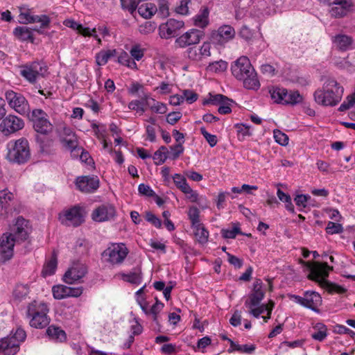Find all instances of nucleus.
<instances>
[{"instance_id": "nucleus-26", "label": "nucleus", "mask_w": 355, "mask_h": 355, "mask_svg": "<svg viewBox=\"0 0 355 355\" xmlns=\"http://www.w3.org/2000/svg\"><path fill=\"white\" fill-rule=\"evenodd\" d=\"M195 26L205 28L209 24V10L207 7H202L198 14L193 17Z\"/></svg>"}, {"instance_id": "nucleus-36", "label": "nucleus", "mask_w": 355, "mask_h": 355, "mask_svg": "<svg viewBox=\"0 0 355 355\" xmlns=\"http://www.w3.org/2000/svg\"><path fill=\"white\" fill-rule=\"evenodd\" d=\"M315 332L311 334L313 339L322 342L327 336V328L323 323L318 322L313 327Z\"/></svg>"}, {"instance_id": "nucleus-19", "label": "nucleus", "mask_w": 355, "mask_h": 355, "mask_svg": "<svg viewBox=\"0 0 355 355\" xmlns=\"http://www.w3.org/2000/svg\"><path fill=\"white\" fill-rule=\"evenodd\" d=\"M204 36V32L196 28H191L175 40L176 45L180 48H185L188 46L200 42Z\"/></svg>"}, {"instance_id": "nucleus-28", "label": "nucleus", "mask_w": 355, "mask_h": 355, "mask_svg": "<svg viewBox=\"0 0 355 355\" xmlns=\"http://www.w3.org/2000/svg\"><path fill=\"white\" fill-rule=\"evenodd\" d=\"M117 276L125 282L135 284H140L142 279L140 268H134L128 273L120 272Z\"/></svg>"}, {"instance_id": "nucleus-18", "label": "nucleus", "mask_w": 355, "mask_h": 355, "mask_svg": "<svg viewBox=\"0 0 355 355\" xmlns=\"http://www.w3.org/2000/svg\"><path fill=\"white\" fill-rule=\"evenodd\" d=\"M75 184L83 193H94L99 187V179L95 175L79 176L76 179Z\"/></svg>"}, {"instance_id": "nucleus-22", "label": "nucleus", "mask_w": 355, "mask_h": 355, "mask_svg": "<svg viewBox=\"0 0 355 355\" xmlns=\"http://www.w3.org/2000/svg\"><path fill=\"white\" fill-rule=\"evenodd\" d=\"M12 231L17 243L26 241L30 233L28 221L22 217H18Z\"/></svg>"}, {"instance_id": "nucleus-38", "label": "nucleus", "mask_w": 355, "mask_h": 355, "mask_svg": "<svg viewBox=\"0 0 355 355\" xmlns=\"http://www.w3.org/2000/svg\"><path fill=\"white\" fill-rule=\"evenodd\" d=\"M64 25L67 27L71 28L73 30L76 31L79 34L84 35H89V27H84L82 24H78L76 21L71 19H65L63 22Z\"/></svg>"}, {"instance_id": "nucleus-49", "label": "nucleus", "mask_w": 355, "mask_h": 355, "mask_svg": "<svg viewBox=\"0 0 355 355\" xmlns=\"http://www.w3.org/2000/svg\"><path fill=\"white\" fill-rule=\"evenodd\" d=\"M28 293L29 288L27 285L18 284L13 291V296L16 300H21L28 295Z\"/></svg>"}, {"instance_id": "nucleus-51", "label": "nucleus", "mask_w": 355, "mask_h": 355, "mask_svg": "<svg viewBox=\"0 0 355 355\" xmlns=\"http://www.w3.org/2000/svg\"><path fill=\"white\" fill-rule=\"evenodd\" d=\"M163 308L164 304L157 300L156 302L149 309V314L152 315L153 321L157 324L159 322L158 314Z\"/></svg>"}, {"instance_id": "nucleus-43", "label": "nucleus", "mask_w": 355, "mask_h": 355, "mask_svg": "<svg viewBox=\"0 0 355 355\" xmlns=\"http://www.w3.org/2000/svg\"><path fill=\"white\" fill-rule=\"evenodd\" d=\"M172 179L175 187L181 191L189 186L184 174L182 175L180 173H175L172 175Z\"/></svg>"}, {"instance_id": "nucleus-48", "label": "nucleus", "mask_w": 355, "mask_h": 355, "mask_svg": "<svg viewBox=\"0 0 355 355\" xmlns=\"http://www.w3.org/2000/svg\"><path fill=\"white\" fill-rule=\"evenodd\" d=\"M311 196L309 195L300 194L295 196L294 201L298 207L299 211H302L304 209L311 205L309 202Z\"/></svg>"}, {"instance_id": "nucleus-16", "label": "nucleus", "mask_w": 355, "mask_h": 355, "mask_svg": "<svg viewBox=\"0 0 355 355\" xmlns=\"http://www.w3.org/2000/svg\"><path fill=\"white\" fill-rule=\"evenodd\" d=\"M87 272V268L85 264L75 262L64 275L63 280L68 284H72L84 277Z\"/></svg>"}, {"instance_id": "nucleus-46", "label": "nucleus", "mask_w": 355, "mask_h": 355, "mask_svg": "<svg viewBox=\"0 0 355 355\" xmlns=\"http://www.w3.org/2000/svg\"><path fill=\"white\" fill-rule=\"evenodd\" d=\"M8 336L12 338L14 343L17 344V347L19 348L20 343L25 340L26 333L22 328L17 327L15 331H12Z\"/></svg>"}, {"instance_id": "nucleus-1", "label": "nucleus", "mask_w": 355, "mask_h": 355, "mask_svg": "<svg viewBox=\"0 0 355 355\" xmlns=\"http://www.w3.org/2000/svg\"><path fill=\"white\" fill-rule=\"evenodd\" d=\"M232 75L243 82V87L248 89L257 90L260 83L257 74L246 56L238 58L231 66Z\"/></svg>"}, {"instance_id": "nucleus-41", "label": "nucleus", "mask_w": 355, "mask_h": 355, "mask_svg": "<svg viewBox=\"0 0 355 355\" xmlns=\"http://www.w3.org/2000/svg\"><path fill=\"white\" fill-rule=\"evenodd\" d=\"M57 259L53 255L48 260L44 265L42 270V275L46 277L47 276L52 275L55 273L57 268Z\"/></svg>"}, {"instance_id": "nucleus-21", "label": "nucleus", "mask_w": 355, "mask_h": 355, "mask_svg": "<svg viewBox=\"0 0 355 355\" xmlns=\"http://www.w3.org/2000/svg\"><path fill=\"white\" fill-rule=\"evenodd\" d=\"M264 296L263 282L260 279H257L253 284V288L248 295V299L245 302V306L246 307L258 306Z\"/></svg>"}, {"instance_id": "nucleus-54", "label": "nucleus", "mask_w": 355, "mask_h": 355, "mask_svg": "<svg viewBox=\"0 0 355 355\" xmlns=\"http://www.w3.org/2000/svg\"><path fill=\"white\" fill-rule=\"evenodd\" d=\"M139 1L140 0H121V7L123 10L133 13L136 10Z\"/></svg>"}, {"instance_id": "nucleus-14", "label": "nucleus", "mask_w": 355, "mask_h": 355, "mask_svg": "<svg viewBox=\"0 0 355 355\" xmlns=\"http://www.w3.org/2000/svg\"><path fill=\"white\" fill-rule=\"evenodd\" d=\"M61 223L67 226L78 227L84 222V217L81 208L79 206H73L64 210L60 215Z\"/></svg>"}, {"instance_id": "nucleus-8", "label": "nucleus", "mask_w": 355, "mask_h": 355, "mask_svg": "<svg viewBox=\"0 0 355 355\" xmlns=\"http://www.w3.org/2000/svg\"><path fill=\"white\" fill-rule=\"evenodd\" d=\"M48 68L42 62H33L22 66L20 75L29 83H35L40 78L44 77L47 73Z\"/></svg>"}, {"instance_id": "nucleus-11", "label": "nucleus", "mask_w": 355, "mask_h": 355, "mask_svg": "<svg viewBox=\"0 0 355 355\" xmlns=\"http://www.w3.org/2000/svg\"><path fill=\"white\" fill-rule=\"evenodd\" d=\"M24 127V120L13 114L4 116L0 122V132L6 137L15 134Z\"/></svg>"}, {"instance_id": "nucleus-3", "label": "nucleus", "mask_w": 355, "mask_h": 355, "mask_svg": "<svg viewBox=\"0 0 355 355\" xmlns=\"http://www.w3.org/2000/svg\"><path fill=\"white\" fill-rule=\"evenodd\" d=\"M310 268L309 279L313 280L322 286L327 287L330 291L338 293H344L346 289L340 286L331 284L327 280L329 273L333 270L332 266H329L327 263L315 262L313 263H307Z\"/></svg>"}, {"instance_id": "nucleus-17", "label": "nucleus", "mask_w": 355, "mask_h": 355, "mask_svg": "<svg viewBox=\"0 0 355 355\" xmlns=\"http://www.w3.org/2000/svg\"><path fill=\"white\" fill-rule=\"evenodd\" d=\"M116 215V209L110 203H105L99 205L92 213L93 220L98 223L110 220Z\"/></svg>"}, {"instance_id": "nucleus-23", "label": "nucleus", "mask_w": 355, "mask_h": 355, "mask_svg": "<svg viewBox=\"0 0 355 355\" xmlns=\"http://www.w3.org/2000/svg\"><path fill=\"white\" fill-rule=\"evenodd\" d=\"M352 6V0H334L329 12L332 17H342L347 15Z\"/></svg>"}, {"instance_id": "nucleus-55", "label": "nucleus", "mask_w": 355, "mask_h": 355, "mask_svg": "<svg viewBox=\"0 0 355 355\" xmlns=\"http://www.w3.org/2000/svg\"><path fill=\"white\" fill-rule=\"evenodd\" d=\"M50 18L46 15H33L31 23L40 24V28H46L50 24Z\"/></svg>"}, {"instance_id": "nucleus-2", "label": "nucleus", "mask_w": 355, "mask_h": 355, "mask_svg": "<svg viewBox=\"0 0 355 355\" xmlns=\"http://www.w3.org/2000/svg\"><path fill=\"white\" fill-rule=\"evenodd\" d=\"M343 87L334 79H327L322 88L316 89L313 94L315 101L323 106H335L343 98Z\"/></svg>"}, {"instance_id": "nucleus-30", "label": "nucleus", "mask_w": 355, "mask_h": 355, "mask_svg": "<svg viewBox=\"0 0 355 355\" xmlns=\"http://www.w3.org/2000/svg\"><path fill=\"white\" fill-rule=\"evenodd\" d=\"M303 96L300 94L297 90H288L285 94V97L283 101L282 105H295L301 103L303 101Z\"/></svg>"}, {"instance_id": "nucleus-50", "label": "nucleus", "mask_w": 355, "mask_h": 355, "mask_svg": "<svg viewBox=\"0 0 355 355\" xmlns=\"http://www.w3.org/2000/svg\"><path fill=\"white\" fill-rule=\"evenodd\" d=\"M130 110L135 111L140 115L143 114L146 109L144 108V103L142 101L135 99L132 100L128 105Z\"/></svg>"}, {"instance_id": "nucleus-42", "label": "nucleus", "mask_w": 355, "mask_h": 355, "mask_svg": "<svg viewBox=\"0 0 355 355\" xmlns=\"http://www.w3.org/2000/svg\"><path fill=\"white\" fill-rule=\"evenodd\" d=\"M145 51L146 49L139 44H133L129 51L131 58L137 61L143 58Z\"/></svg>"}, {"instance_id": "nucleus-12", "label": "nucleus", "mask_w": 355, "mask_h": 355, "mask_svg": "<svg viewBox=\"0 0 355 355\" xmlns=\"http://www.w3.org/2000/svg\"><path fill=\"white\" fill-rule=\"evenodd\" d=\"M234 28L230 25H223L217 30L213 31L210 35L211 43L216 46H223L235 36Z\"/></svg>"}, {"instance_id": "nucleus-57", "label": "nucleus", "mask_w": 355, "mask_h": 355, "mask_svg": "<svg viewBox=\"0 0 355 355\" xmlns=\"http://www.w3.org/2000/svg\"><path fill=\"white\" fill-rule=\"evenodd\" d=\"M157 12L162 18L165 19L169 16V6L166 0H162L159 2Z\"/></svg>"}, {"instance_id": "nucleus-33", "label": "nucleus", "mask_w": 355, "mask_h": 355, "mask_svg": "<svg viewBox=\"0 0 355 355\" xmlns=\"http://www.w3.org/2000/svg\"><path fill=\"white\" fill-rule=\"evenodd\" d=\"M14 35L21 41L33 42L34 38L31 28L26 26H17L13 31Z\"/></svg>"}, {"instance_id": "nucleus-44", "label": "nucleus", "mask_w": 355, "mask_h": 355, "mask_svg": "<svg viewBox=\"0 0 355 355\" xmlns=\"http://www.w3.org/2000/svg\"><path fill=\"white\" fill-rule=\"evenodd\" d=\"M234 127L236 129L238 139L240 141H243L246 137L252 135L250 125L243 123H236Z\"/></svg>"}, {"instance_id": "nucleus-24", "label": "nucleus", "mask_w": 355, "mask_h": 355, "mask_svg": "<svg viewBox=\"0 0 355 355\" xmlns=\"http://www.w3.org/2000/svg\"><path fill=\"white\" fill-rule=\"evenodd\" d=\"M334 45L341 51H347L353 49L354 39L345 34H338L331 37Z\"/></svg>"}, {"instance_id": "nucleus-4", "label": "nucleus", "mask_w": 355, "mask_h": 355, "mask_svg": "<svg viewBox=\"0 0 355 355\" xmlns=\"http://www.w3.org/2000/svg\"><path fill=\"white\" fill-rule=\"evenodd\" d=\"M48 305L43 302L33 301L27 307L26 315L29 318L30 326L35 329L47 327L51 321L48 313Z\"/></svg>"}, {"instance_id": "nucleus-31", "label": "nucleus", "mask_w": 355, "mask_h": 355, "mask_svg": "<svg viewBox=\"0 0 355 355\" xmlns=\"http://www.w3.org/2000/svg\"><path fill=\"white\" fill-rule=\"evenodd\" d=\"M191 228L193 229L194 236L199 243L204 245L207 243L209 237V232L202 223H200L199 225L192 226Z\"/></svg>"}, {"instance_id": "nucleus-47", "label": "nucleus", "mask_w": 355, "mask_h": 355, "mask_svg": "<svg viewBox=\"0 0 355 355\" xmlns=\"http://www.w3.org/2000/svg\"><path fill=\"white\" fill-rule=\"evenodd\" d=\"M187 215L191 221V227L199 225V224L201 223L200 220V211L196 207H190Z\"/></svg>"}, {"instance_id": "nucleus-6", "label": "nucleus", "mask_w": 355, "mask_h": 355, "mask_svg": "<svg viewBox=\"0 0 355 355\" xmlns=\"http://www.w3.org/2000/svg\"><path fill=\"white\" fill-rule=\"evenodd\" d=\"M129 253V250L123 243H112L102 252V258L105 262L112 265H121Z\"/></svg>"}, {"instance_id": "nucleus-13", "label": "nucleus", "mask_w": 355, "mask_h": 355, "mask_svg": "<svg viewBox=\"0 0 355 355\" xmlns=\"http://www.w3.org/2000/svg\"><path fill=\"white\" fill-rule=\"evenodd\" d=\"M17 243L12 233H5L0 238V261L5 263L14 254V246Z\"/></svg>"}, {"instance_id": "nucleus-5", "label": "nucleus", "mask_w": 355, "mask_h": 355, "mask_svg": "<svg viewBox=\"0 0 355 355\" xmlns=\"http://www.w3.org/2000/svg\"><path fill=\"white\" fill-rule=\"evenodd\" d=\"M7 148V158L11 162L24 164L30 158L28 141L24 138L9 141Z\"/></svg>"}, {"instance_id": "nucleus-7", "label": "nucleus", "mask_w": 355, "mask_h": 355, "mask_svg": "<svg viewBox=\"0 0 355 355\" xmlns=\"http://www.w3.org/2000/svg\"><path fill=\"white\" fill-rule=\"evenodd\" d=\"M289 298L295 303L316 313H319L318 307L321 306L322 302L320 295L312 291L304 292L302 297L297 295H290Z\"/></svg>"}, {"instance_id": "nucleus-9", "label": "nucleus", "mask_w": 355, "mask_h": 355, "mask_svg": "<svg viewBox=\"0 0 355 355\" xmlns=\"http://www.w3.org/2000/svg\"><path fill=\"white\" fill-rule=\"evenodd\" d=\"M5 98L8 105L19 114L26 115L29 113V104L21 94L8 89L5 92Z\"/></svg>"}, {"instance_id": "nucleus-29", "label": "nucleus", "mask_w": 355, "mask_h": 355, "mask_svg": "<svg viewBox=\"0 0 355 355\" xmlns=\"http://www.w3.org/2000/svg\"><path fill=\"white\" fill-rule=\"evenodd\" d=\"M149 94H144L142 97L143 101H145V105H148L150 110L157 114H166L168 111L167 106L165 103L156 101L154 98H150V101L153 102V105H150L148 102Z\"/></svg>"}, {"instance_id": "nucleus-64", "label": "nucleus", "mask_w": 355, "mask_h": 355, "mask_svg": "<svg viewBox=\"0 0 355 355\" xmlns=\"http://www.w3.org/2000/svg\"><path fill=\"white\" fill-rule=\"evenodd\" d=\"M211 43L205 42L202 43L200 49H198L200 55L202 60L211 56Z\"/></svg>"}, {"instance_id": "nucleus-40", "label": "nucleus", "mask_w": 355, "mask_h": 355, "mask_svg": "<svg viewBox=\"0 0 355 355\" xmlns=\"http://www.w3.org/2000/svg\"><path fill=\"white\" fill-rule=\"evenodd\" d=\"M286 92V89L279 87H272L270 89L269 93L270 94V97L272 100L278 104H282L284 98L285 97V94Z\"/></svg>"}, {"instance_id": "nucleus-63", "label": "nucleus", "mask_w": 355, "mask_h": 355, "mask_svg": "<svg viewBox=\"0 0 355 355\" xmlns=\"http://www.w3.org/2000/svg\"><path fill=\"white\" fill-rule=\"evenodd\" d=\"M343 227L339 223H336L331 221H329L326 227V232L327 234H338L343 232Z\"/></svg>"}, {"instance_id": "nucleus-61", "label": "nucleus", "mask_w": 355, "mask_h": 355, "mask_svg": "<svg viewBox=\"0 0 355 355\" xmlns=\"http://www.w3.org/2000/svg\"><path fill=\"white\" fill-rule=\"evenodd\" d=\"M144 85L137 81H132L128 87V92L132 96L137 95L139 92H143Z\"/></svg>"}, {"instance_id": "nucleus-39", "label": "nucleus", "mask_w": 355, "mask_h": 355, "mask_svg": "<svg viewBox=\"0 0 355 355\" xmlns=\"http://www.w3.org/2000/svg\"><path fill=\"white\" fill-rule=\"evenodd\" d=\"M157 10L155 5L150 3L142 4L138 8L139 14L145 19L150 18Z\"/></svg>"}, {"instance_id": "nucleus-27", "label": "nucleus", "mask_w": 355, "mask_h": 355, "mask_svg": "<svg viewBox=\"0 0 355 355\" xmlns=\"http://www.w3.org/2000/svg\"><path fill=\"white\" fill-rule=\"evenodd\" d=\"M18 350L17 344L12 338L7 336L0 340V355H14Z\"/></svg>"}, {"instance_id": "nucleus-32", "label": "nucleus", "mask_w": 355, "mask_h": 355, "mask_svg": "<svg viewBox=\"0 0 355 355\" xmlns=\"http://www.w3.org/2000/svg\"><path fill=\"white\" fill-rule=\"evenodd\" d=\"M228 340L230 344V352H239L243 354H252L256 349V345L254 344L240 345L231 339H228Z\"/></svg>"}, {"instance_id": "nucleus-53", "label": "nucleus", "mask_w": 355, "mask_h": 355, "mask_svg": "<svg viewBox=\"0 0 355 355\" xmlns=\"http://www.w3.org/2000/svg\"><path fill=\"white\" fill-rule=\"evenodd\" d=\"M19 21L21 24H29L31 21L33 15L26 8H19Z\"/></svg>"}, {"instance_id": "nucleus-62", "label": "nucleus", "mask_w": 355, "mask_h": 355, "mask_svg": "<svg viewBox=\"0 0 355 355\" xmlns=\"http://www.w3.org/2000/svg\"><path fill=\"white\" fill-rule=\"evenodd\" d=\"M200 130L211 147H214L217 144L218 140L216 135L209 133L205 128H200Z\"/></svg>"}, {"instance_id": "nucleus-52", "label": "nucleus", "mask_w": 355, "mask_h": 355, "mask_svg": "<svg viewBox=\"0 0 355 355\" xmlns=\"http://www.w3.org/2000/svg\"><path fill=\"white\" fill-rule=\"evenodd\" d=\"M270 306L268 304H259L258 306H253L252 307H248L250 311L249 313L252 315L255 318H259L261 314L263 313Z\"/></svg>"}, {"instance_id": "nucleus-37", "label": "nucleus", "mask_w": 355, "mask_h": 355, "mask_svg": "<svg viewBox=\"0 0 355 355\" xmlns=\"http://www.w3.org/2000/svg\"><path fill=\"white\" fill-rule=\"evenodd\" d=\"M184 24L182 21L169 19L165 24L167 36H173L175 34L176 31L182 28L184 26Z\"/></svg>"}, {"instance_id": "nucleus-10", "label": "nucleus", "mask_w": 355, "mask_h": 355, "mask_svg": "<svg viewBox=\"0 0 355 355\" xmlns=\"http://www.w3.org/2000/svg\"><path fill=\"white\" fill-rule=\"evenodd\" d=\"M31 120L33 128L37 132L47 135L53 130V125L49 121L47 114L41 109L33 110Z\"/></svg>"}, {"instance_id": "nucleus-15", "label": "nucleus", "mask_w": 355, "mask_h": 355, "mask_svg": "<svg viewBox=\"0 0 355 355\" xmlns=\"http://www.w3.org/2000/svg\"><path fill=\"white\" fill-rule=\"evenodd\" d=\"M234 101L222 94H209V97L203 101V105H218V112L220 114H227L232 112Z\"/></svg>"}, {"instance_id": "nucleus-35", "label": "nucleus", "mask_w": 355, "mask_h": 355, "mask_svg": "<svg viewBox=\"0 0 355 355\" xmlns=\"http://www.w3.org/2000/svg\"><path fill=\"white\" fill-rule=\"evenodd\" d=\"M46 334L51 340L57 342H62L66 339L64 331L53 325L49 326L47 328Z\"/></svg>"}, {"instance_id": "nucleus-45", "label": "nucleus", "mask_w": 355, "mask_h": 355, "mask_svg": "<svg viewBox=\"0 0 355 355\" xmlns=\"http://www.w3.org/2000/svg\"><path fill=\"white\" fill-rule=\"evenodd\" d=\"M227 68V62L224 60L215 61L210 63L207 69L209 71L214 73H221L225 71Z\"/></svg>"}, {"instance_id": "nucleus-59", "label": "nucleus", "mask_w": 355, "mask_h": 355, "mask_svg": "<svg viewBox=\"0 0 355 355\" xmlns=\"http://www.w3.org/2000/svg\"><path fill=\"white\" fill-rule=\"evenodd\" d=\"M170 153L169 158L172 159H175L183 153L184 147L182 146V143L177 144L174 146L170 147Z\"/></svg>"}, {"instance_id": "nucleus-20", "label": "nucleus", "mask_w": 355, "mask_h": 355, "mask_svg": "<svg viewBox=\"0 0 355 355\" xmlns=\"http://www.w3.org/2000/svg\"><path fill=\"white\" fill-rule=\"evenodd\" d=\"M53 297L62 300L69 297H78L83 293L82 287H69L65 285H56L52 288Z\"/></svg>"}, {"instance_id": "nucleus-58", "label": "nucleus", "mask_w": 355, "mask_h": 355, "mask_svg": "<svg viewBox=\"0 0 355 355\" xmlns=\"http://www.w3.org/2000/svg\"><path fill=\"white\" fill-rule=\"evenodd\" d=\"M186 196L187 200L191 202H197L198 201L199 195L196 191L191 189L190 186L187 187L182 191Z\"/></svg>"}, {"instance_id": "nucleus-56", "label": "nucleus", "mask_w": 355, "mask_h": 355, "mask_svg": "<svg viewBox=\"0 0 355 355\" xmlns=\"http://www.w3.org/2000/svg\"><path fill=\"white\" fill-rule=\"evenodd\" d=\"M191 0H181L179 5L175 8V11L176 13L182 15H187L189 13V4Z\"/></svg>"}, {"instance_id": "nucleus-25", "label": "nucleus", "mask_w": 355, "mask_h": 355, "mask_svg": "<svg viewBox=\"0 0 355 355\" xmlns=\"http://www.w3.org/2000/svg\"><path fill=\"white\" fill-rule=\"evenodd\" d=\"M13 194L7 189L0 191V214L7 217L9 211L12 210L10 208V202L13 200Z\"/></svg>"}, {"instance_id": "nucleus-60", "label": "nucleus", "mask_w": 355, "mask_h": 355, "mask_svg": "<svg viewBox=\"0 0 355 355\" xmlns=\"http://www.w3.org/2000/svg\"><path fill=\"white\" fill-rule=\"evenodd\" d=\"M275 141L282 146H286L288 143V137L279 130H274Z\"/></svg>"}, {"instance_id": "nucleus-34", "label": "nucleus", "mask_w": 355, "mask_h": 355, "mask_svg": "<svg viewBox=\"0 0 355 355\" xmlns=\"http://www.w3.org/2000/svg\"><path fill=\"white\" fill-rule=\"evenodd\" d=\"M116 55V49L101 50L96 54V63L98 66L105 65L109 60Z\"/></svg>"}]
</instances>
